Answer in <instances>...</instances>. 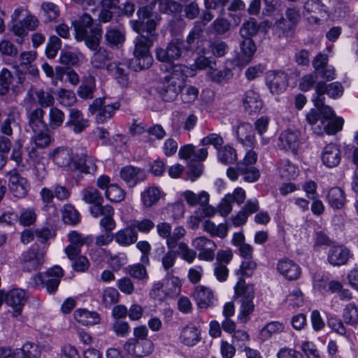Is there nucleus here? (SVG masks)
Listing matches in <instances>:
<instances>
[{
    "instance_id": "nucleus-17",
    "label": "nucleus",
    "mask_w": 358,
    "mask_h": 358,
    "mask_svg": "<svg viewBox=\"0 0 358 358\" xmlns=\"http://www.w3.org/2000/svg\"><path fill=\"white\" fill-rule=\"evenodd\" d=\"M179 340L185 345L194 346L201 340V331L194 325H186L180 331Z\"/></svg>"
},
{
    "instance_id": "nucleus-9",
    "label": "nucleus",
    "mask_w": 358,
    "mask_h": 358,
    "mask_svg": "<svg viewBox=\"0 0 358 358\" xmlns=\"http://www.w3.org/2000/svg\"><path fill=\"white\" fill-rule=\"evenodd\" d=\"M189 72V69L185 65H174L169 74L164 77L162 82L170 87L176 88V90L180 92L185 83Z\"/></svg>"
},
{
    "instance_id": "nucleus-13",
    "label": "nucleus",
    "mask_w": 358,
    "mask_h": 358,
    "mask_svg": "<svg viewBox=\"0 0 358 358\" xmlns=\"http://www.w3.org/2000/svg\"><path fill=\"white\" fill-rule=\"evenodd\" d=\"M66 126L71 127L74 133L80 134L88 127L89 121L83 117V115L80 110L71 108L69 110Z\"/></svg>"
},
{
    "instance_id": "nucleus-30",
    "label": "nucleus",
    "mask_w": 358,
    "mask_h": 358,
    "mask_svg": "<svg viewBox=\"0 0 358 358\" xmlns=\"http://www.w3.org/2000/svg\"><path fill=\"white\" fill-rule=\"evenodd\" d=\"M44 111L41 108L33 110L29 115V124L33 131H44L46 124L43 120Z\"/></svg>"
},
{
    "instance_id": "nucleus-23",
    "label": "nucleus",
    "mask_w": 358,
    "mask_h": 358,
    "mask_svg": "<svg viewBox=\"0 0 358 358\" xmlns=\"http://www.w3.org/2000/svg\"><path fill=\"white\" fill-rule=\"evenodd\" d=\"M316 97L324 98V94H327L330 97L335 98L343 92V87L339 83L335 82L329 85L321 81L317 83L315 87Z\"/></svg>"
},
{
    "instance_id": "nucleus-32",
    "label": "nucleus",
    "mask_w": 358,
    "mask_h": 358,
    "mask_svg": "<svg viewBox=\"0 0 358 358\" xmlns=\"http://www.w3.org/2000/svg\"><path fill=\"white\" fill-rule=\"evenodd\" d=\"M327 200L333 208L341 209L345 203V193L338 187H333L329 191Z\"/></svg>"
},
{
    "instance_id": "nucleus-54",
    "label": "nucleus",
    "mask_w": 358,
    "mask_h": 358,
    "mask_svg": "<svg viewBox=\"0 0 358 358\" xmlns=\"http://www.w3.org/2000/svg\"><path fill=\"white\" fill-rule=\"evenodd\" d=\"M58 100L64 106H71L76 102V96L71 90L60 89L57 92Z\"/></svg>"
},
{
    "instance_id": "nucleus-45",
    "label": "nucleus",
    "mask_w": 358,
    "mask_h": 358,
    "mask_svg": "<svg viewBox=\"0 0 358 358\" xmlns=\"http://www.w3.org/2000/svg\"><path fill=\"white\" fill-rule=\"evenodd\" d=\"M204 23H195L194 27L188 34L186 42L187 46H185L186 50L192 49L193 46L196 44V41H198L203 35Z\"/></svg>"
},
{
    "instance_id": "nucleus-42",
    "label": "nucleus",
    "mask_w": 358,
    "mask_h": 358,
    "mask_svg": "<svg viewBox=\"0 0 358 358\" xmlns=\"http://www.w3.org/2000/svg\"><path fill=\"white\" fill-rule=\"evenodd\" d=\"M203 230L209 233L212 236L224 238L227 234V227L224 224L216 226L210 220H206L203 224Z\"/></svg>"
},
{
    "instance_id": "nucleus-2",
    "label": "nucleus",
    "mask_w": 358,
    "mask_h": 358,
    "mask_svg": "<svg viewBox=\"0 0 358 358\" xmlns=\"http://www.w3.org/2000/svg\"><path fill=\"white\" fill-rule=\"evenodd\" d=\"M236 297L240 298L241 310L238 319L243 323L248 321V317L255 308L253 303L254 292L252 287L245 285V281L240 280L235 287Z\"/></svg>"
},
{
    "instance_id": "nucleus-10",
    "label": "nucleus",
    "mask_w": 358,
    "mask_h": 358,
    "mask_svg": "<svg viewBox=\"0 0 358 358\" xmlns=\"http://www.w3.org/2000/svg\"><path fill=\"white\" fill-rule=\"evenodd\" d=\"M43 262L44 253L36 248H30L22 255V269L25 272L37 271Z\"/></svg>"
},
{
    "instance_id": "nucleus-47",
    "label": "nucleus",
    "mask_w": 358,
    "mask_h": 358,
    "mask_svg": "<svg viewBox=\"0 0 358 358\" xmlns=\"http://www.w3.org/2000/svg\"><path fill=\"white\" fill-rule=\"evenodd\" d=\"M180 92L182 101L185 103H191L197 99L199 90L192 85L184 84Z\"/></svg>"
},
{
    "instance_id": "nucleus-7",
    "label": "nucleus",
    "mask_w": 358,
    "mask_h": 358,
    "mask_svg": "<svg viewBox=\"0 0 358 358\" xmlns=\"http://www.w3.org/2000/svg\"><path fill=\"white\" fill-rule=\"evenodd\" d=\"M303 8L304 15L310 24H319L327 17L326 6L321 0H307Z\"/></svg>"
},
{
    "instance_id": "nucleus-16",
    "label": "nucleus",
    "mask_w": 358,
    "mask_h": 358,
    "mask_svg": "<svg viewBox=\"0 0 358 358\" xmlns=\"http://www.w3.org/2000/svg\"><path fill=\"white\" fill-rule=\"evenodd\" d=\"M267 84L272 94H278L282 92L287 86L286 74L283 72H268Z\"/></svg>"
},
{
    "instance_id": "nucleus-11",
    "label": "nucleus",
    "mask_w": 358,
    "mask_h": 358,
    "mask_svg": "<svg viewBox=\"0 0 358 358\" xmlns=\"http://www.w3.org/2000/svg\"><path fill=\"white\" fill-rule=\"evenodd\" d=\"M8 187L15 197L22 199L27 194L29 183L16 170H13L9 173Z\"/></svg>"
},
{
    "instance_id": "nucleus-21",
    "label": "nucleus",
    "mask_w": 358,
    "mask_h": 358,
    "mask_svg": "<svg viewBox=\"0 0 358 358\" xmlns=\"http://www.w3.org/2000/svg\"><path fill=\"white\" fill-rule=\"evenodd\" d=\"M148 329L144 326H138L134 329L133 339H136L143 348V352L145 355H150L153 350V343L151 340L148 338Z\"/></svg>"
},
{
    "instance_id": "nucleus-14",
    "label": "nucleus",
    "mask_w": 358,
    "mask_h": 358,
    "mask_svg": "<svg viewBox=\"0 0 358 358\" xmlns=\"http://www.w3.org/2000/svg\"><path fill=\"white\" fill-rule=\"evenodd\" d=\"M120 177L129 187L135 186L138 182L145 180V173L140 168L133 166H127L120 171Z\"/></svg>"
},
{
    "instance_id": "nucleus-6",
    "label": "nucleus",
    "mask_w": 358,
    "mask_h": 358,
    "mask_svg": "<svg viewBox=\"0 0 358 358\" xmlns=\"http://www.w3.org/2000/svg\"><path fill=\"white\" fill-rule=\"evenodd\" d=\"M134 44V55L135 62L138 66L136 71L150 68L153 62V58L150 52L152 45L137 38L135 39Z\"/></svg>"
},
{
    "instance_id": "nucleus-31",
    "label": "nucleus",
    "mask_w": 358,
    "mask_h": 358,
    "mask_svg": "<svg viewBox=\"0 0 358 358\" xmlns=\"http://www.w3.org/2000/svg\"><path fill=\"white\" fill-rule=\"evenodd\" d=\"M41 354L39 347L29 342L24 343L21 348L15 350L16 358H40Z\"/></svg>"
},
{
    "instance_id": "nucleus-22",
    "label": "nucleus",
    "mask_w": 358,
    "mask_h": 358,
    "mask_svg": "<svg viewBox=\"0 0 358 358\" xmlns=\"http://www.w3.org/2000/svg\"><path fill=\"white\" fill-rule=\"evenodd\" d=\"M115 239L120 245L129 246L137 241L138 233L130 223L129 226L115 234Z\"/></svg>"
},
{
    "instance_id": "nucleus-37",
    "label": "nucleus",
    "mask_w": 358,
    "mask_h": 358,
    "mask_svg": "<svg viewBox=\"0 0 358 358\" xmlns=\"http://www.w3.org/2000/svg\"><path fill=\"white\" fill-rule=\"evenodd\" d=\"M95 80L92 76L86 78L85 81L79 87L78 96L84 99H91L94 96L95 90Z\"/></svg>"
},
{
    "instance_id": "nucleus-18",
    "label": "nucleus",
    "mask_w": 358,
    "mask_h": 358,
    "mask_svg": "<svg viewBox=\"0 0 358 358\" xmlns=\"http://www.w3.org/2000/svg\"><path fill=\"white\" fill-rule=\"evenodd\" d=\"M323 164L329 168L336 167L341 161V151L336 145L329 143L323 150L322 155Z\"/></svg>"
},
{
    "instance_id": "nucleus-26",
    "label": "nucleus",
    "mask_w": 358,
    "mask_h": 358,
    "mask_svg": "<svg viewBox=\"0 0 358 358\" xmlns=\"http://www.w3.org/2000/svg\"><path fill=\"white\" fill-rule=\"evenodd\" d=\"M279 176L285 180H290L297 177L298 167L289 159L281 160L278 166Z\"/></svg>"
},
{
    "instance_id": "nucleus-19",
    "label": "nucleus",
    "mask_w": 358,
    "mask_h": 358,
    "mask_svg": "<svg viewBox=\"0 0 358 358\" xmlns=\"http://www.w3.org/2000/svg\"><path fill=\"white\" fill-rule=\"evenodd\" d=\"M278 270L285 278L289 280L297 279L301 275V268L293 261L284 259L279 261Z\"/></svg>"
},
{
    "instance_id": "nucleus-51",
    "label": "nucleus",
    "mask_w": 358,
    "mask_h": 358,
    "mask_svg": "<svg viewBox=\"0 0 358 358\" xmlns=\"http://www.w3.org/2000/svg\"><path fill=\"white\" fill-rule=\"evenodd\" d=\"M119 292L113 287L106 288L102 294V303L106 307H110L117 303L119 300Z\"/></svg>"
},
{
    "instance_id": "nucleus-15",
    "label": "nucleus",
    "mask_w": 358,
    "mask_h": 358,
    "mask_svg": "<svg viewBox=\"0 0 358 358\" xmlns=\"http://www.w3.org/2000/svg\"><path fill=\"white\" fill-rule=\"evenodd\" d=\"M350 257V250L343 245H334L328 252V262L333 266L345 264Z\"/></svg>"
},
{
    "instance_id": "nucleus-36",
    "label": "nucleus",
    "mask_w": 358,
    "mask_h": 358,
    "mask_svg": "<svg viewBox=\"0 0 358 358\" xmlns=\"http://www.w3.org/2000/svg\"><path fill=\"white\" fill-rule=\"evenodd\" d=\"M183 196L187 203L192 206L196 205L205 206L209 201V195L206 192H201L199 194H196L192 191H185Z\"/></svg>"
},
{
    "instance_id": "nucleus-44",
    "label": "nucleus",
    "mask_w": 358,
    "mask_h": 358,
    "mask_svg": "<svg viewBox=\"0 0 358 358\" xmlns=\"http://www.w3.org/2000/svg\"><path fill=\"white\" fill-rule=\"evenodd\" d=\"M62 218L66 224L76 225L80 222V214L73 206L67 204L62 209Z\"/></svg>"
},
{
    "instance_id": "nucleus-40",
    "label": "nucleus",
    "mask_w": 358,
    "mask_h": 358,
    "mask_svg": "<svg viewBox=\"0 0 358 358\" xmlns=\"http://www.w3.org/2000/svg\"><path fill=\"white\" fill-rule=\"evenodd\" d=\"M259 27L257 22L251 19L245 22L240 28L239 34L243 39H252L259 31Z\"/></svg>"
},
{
    "instance_id": "nucleus-39",
    "label": "nucleus",
    "mask_w": 358,
    "mask_h": 358,
    "mask_svg": "<svg viewBox=\"0 0 358 358\" xmlns=\"http://www.w3.org/2000/svg\"><path fill=\"white\" fill-rule=\"evenodd\" d=\"M143 206L150 208L155 205L160 198V191L157 187H150L141 194Z\"/></svg>"
},
{
    "instance_id": "nucleus-49",
    "label": "nucleus",
    "mask_w": 358,
    "mask_h": 358,
    "mask_svg": "<svg viewBox=\"0 0 358 358\" xmlns=\"http://www.w3.org/2000/svg\"><path fill=\"white\" fill-rule=\"evenodd\" d=\"M34 99H36L38 103L42 107H48L54 103V97L51 93L43 89L33 91Z\"/></svg>"
},
{
    "instance_id": "nucleus-35",
    "label": "nucleus",
    "mask_w": 358,
    "mask_h": 358,
    "mask_svg": "<svg viewBox=\"0 0 358 358\" xmlns=\"http://www.w3.org/2000/svg\"><path fill=\"white\" fill-rule=\"evenodd\" d=\"M78 169L85 173L93 174L97 169L95 158L87 154L81 155L78 160Z\"/></svg>"
},
{
    "instance_id": "nucleus-8",
    "label": "nucleus",
    "mask_w": 358,
    "mask_h": 358,
    "mask_svg": "<svg viewBox=\"0 0 358 358\" xmlns=\"http://www.w3.org/2000/svg\"><path fill=\"white\" fill-rule=\"evenodd\" d=\"M257 50V46L252 39H243L240 43V51L231 60V63L237 66H245L249 64Z\"/></svg>"
},
{
    "instance_id": "nucleus-5",
    "label": "nucleus",
    "mask_w": 358,
    "mask_h": 358,
    "mask_svg": "<svg viewBox=\"0 0 358 358\" xmlns=\"http://www.w3.org/2000/svg\"><path fill=\"white\" fill-rule=\"evenodd\" d=\"M39 24L38 19L29 12L20 22L13 23L10 30L15 36L20 38V40H17V42L21 44L23 42V38L28 35L29 31H36Z\"/></svg>"
},
{
    "instance_id": "nucleus-63",
    "label": "nucleus",
    "mask_w": 358,
    "mask_h": 358,
    "mask_svg": "<svg viewBox=\"0 0 358 358\" xmlns=\"http://www.w3.org/2000/svg\"><path fill=\"white\" fill-rule=\"evenodd\" d=\"M16 121V115L13 111H10L8 113L7 117L1 124L0 131L1 132L6 136H11L13 134V129L11 127L12 124H14Z\"/></svg>"
},
{
    "instance_id": "nucleus-33",
    "label": "nucleus",
    "mask_w": 358,
    "mask_h": 358,
    "mask_svg": "<svg viewBox=\"0 0 358 358\" xmlns=\"http://www.w3.org/2000/svg\"><path fill=\"white\" fill-rule=\"evenodd\" d=\"M194 296L198 306L201 308H206L213 299L211 291L203 286L197 287L194 291Z\"/></svg>"
},
{
    "instance_id": "nucleus-25",
    "label": "nucleus",
    "mask_w": 358,
    "mask_h": 358,
    "mask_svg": "<svg viewBox=\"0 0 358 358\" xmlns=\"http://www.w3.org/2000/svg\"><path fill=\"white\" fill-rule=\"evenodd\" d=\"M106 69L115 76V79L120 85L122 87L128 86V72L124 64L117 62H110L106 66Z\"/></svg>"
},
{
    "instance_id": "nucleus-29",
    "label": "nucleus",
    "mask_w": 358,
    "mask_h": 358,
    "mask_svg": "<svg viewBox=\"0 0 358 358\" xmlns=\"http://www.w3.org/2000/svg\"><path fill=\"white\" fill-rule=\"evenodd\" d=\"M245 108L250 113H256L262 107V101L259 94L253 90H248L243 99Z\"/></svg>"
},
{
    "instance_id": "nucleus-4",
    "label": "nucleus",
    "mask_w": 358,
    "mask_h": 358,
    "mask_svg": "<svg viewBox=\"0 0 358 358\" xmlns=\"http://www.w3.org/2000/svg\"><path fill=\"white\" fill-rule=\"evenodd\" d=\"M183 50H185L183 40L173 38L168 43L165 48L156 49V57L162 62L172 63L181 57Z\"/></svg>"
},
{
    "instance_id": "nucleus-58",
    "label": "nucleus",
    "mask_w": 358,
    "mask_h": 358,
    "mask_svg": "<svg viewBox=\"0 0 358 358\" xmlns=\"http://www.w3.org/2000/svg\"><path fill=\"white\" fill-rule=\"evenodd\" d=\"M68 238L69 241L70 242L69 245H73L78 248H81L84 245H89L92 242V238L91 237L83 236L76 231H71L69 234Z\"/></svg>"
},
{
    "instance_id": "nucleus-62",
    "label": "nucleus",
    "mask_w": 358,
    "mask_h": 358,
    "mask_svg": "<svg viewBox=\"0 0 358 358\" xmlns=\"http://www.w3.org/2000/svg\"><path fill=\"white\" fill-rule=\"evenodd\" d=\"M83 200L92 204H95L97 203H101L102 197L97 189L94 188H88L85 189L83 192Z\"/></svg>"
},
{
    "instance_id": "nucleus-50",
    "label": "nucleus",
    "mask_w": 358,
    "mask_h": 358,
    "mask_svg": "<svg viewBox=\"0 0 358 358\" xmlns=\"http://www.w3.org/2000/svg\"><path fill=\"white\" fill-rule=\"evenodd\" d=\"M159 10L166 14L179 13L182 10L180 3L173 0H158Z\"/></svg>"
},
{
    "instance_id": "nucleus-24",
    "label": "nucleus",
    "mask_w": 358,
    "mask_h": 358,
    "mask_svg": "<svg viewBox=\"0 0 358 358\" xmlns=\"http://www.w3.org/2000/svg\"><path fill=\"white\" fill-rule=\"evenodd\" d=\"M236 136L240 143L251 148L255 141V133L252 124L248 123L240 124L236 129Z\"/></svg>"
},
{
    "instance_id": "nucleus-64",
    "label": "nucleus",
    "mask_w": 358,
    "mask_h": 358,
    "mask_svg": "<svg viewBox=\"0 0 358 358\" xmlns=\"http://www.w3.org/2000/svg\"><path fill=\"white\" fill-rule=\"evenodd\" d=\"M34 135L31 138L36 147L43 148L48 146L50 143V136L43 132V131H34Z\"/></svg>"
},
{
    "instance_id": "nucleus-61",
    "label": "nucleus",
    "mask_w": 358,
    "mask_h": 358,
    "mask_svg": "<svg viewBox=\"0 0 358 358\" xmlns=\"http://www.w3.org/2000/svg\"><path fill=\"white\" fill-rule=\"evenodd\" d=\"M186 234L185 229L182 227H178L174 229L173 231L171 233L169 238L166 241L167 247L169 250H173L177 245V243Z\"/></svg>"
},
{
    "instance_id": "nucleus-34",
    "label": "nucleus",
    "mask_w": 358,
    "mask_h": 358,
    "mask_svg": "<svg viewBox=\"0 0 358 358\" xmlns=\"http://www.w3.org/2000/svg\"><path fill=\"white\" fill-rule=\"evenodd\" d=\"M75 319L83 325H93L99 323V314L87 310H77L74 313Z\"/></svg>"
},
{
    "instance_id": "nucleus-38",
    "label": "nucleus",
    "mask_w": 358,
    "mask_h": 358,
    "mask_svg": "<svg viewBox=\"0 0 358 358\" xmlns=\"http://www.w3.org/2000/svg\"><path fill=\"white\" fill-rule=\"evenodd\" d=\"M343 317L345 324L357 326L358 324V306L354 303L346 305L343 310Z\"/></svg>"
},
{
    "instance_id": "nucleus-12",
    "label": "nucleus",
    "mask_w": 358,
    "mask_h": 358,
    "mask_svg": "<svg viewBox=\"0 0 358 358\" xmlns=\"http://www.w3.org/2000/svg\"><path fill=\"white\" fill-rule=\"evenodd\" d=\"M299 133L291 129L282 131L278 139V148L296 154L299 148Z\"/></svg>"
},
{
    "instance_id": "nucleus-48",
    "label": "nucleus",
    "mask_w": 358,
    "mask_h": 358,
    "mask_svg": "<svg viewBox=\"0 0 358 358\" xmlns=\"http://www.w3.org/2000/svg\"><path fill=\"white\" fill-rule=\"evenodd\" d=\"M158 93L160 97L166 102H171L177 98L179 91L176 88L170 87L165 83L162 82L161 85L158 87Z\"/></svg>"
},
{
    "instance_id": "nucleus-1",
    "label": "nucleus",
    "mask_w": 358,
    "mask_h": 358,
    "mask_svg": "<svg viewBox=\"0 0 358 358\" xmlns=\"http://www.w3.org/2000/svg\"><path fill=\"white\" fill-rule=\"evenodd\" d=\"M93 19L87 13L73 22L76 38L78 41H84L87 48L96 51L91 59L94 68H106L107 62L110 60V53L106 49L99 47L101 31V29L93 27Z\"/></svg>"
},
{
    "instance_id": "nucleus-3",
    "label": "nucleus",
    "mask_w": 358,
    "mask_h": 358,
    "mask_svg": "<svg viewBox=\"0 0 358 358\" xmlns=\"http://www.w3.org/2000/svg\"><path fill=\"white\" fill-rule=\"evenodd\" d=\"M324 98L315 97L314 99L315 106L319 112L322 124L324 122L322 119L330 120L324 125L323 131L329 135L335 134L342 129L344 121L341 117H335V114L331 108L324 105Z\"/></svg>"
},
{
    "instance_id": "nucleus-28",
    "label": "nucleus",
    "mask_w": 358,
    "mask_h": 358,
    "mask_svg": "<svg viewBox=\"0 0 358 358\" xmlns=\"http://www.w3.org/2000/svg\"><path fill=\"white\" fill-rule=\"evenodd\" d=\"M106 44L111 48L122 45L125 41L124 33L119 29L108 27L105 33Z\"/></svg>"
},
{
    "instance_id": "nucleus-53",
    "label": "nucleus",
    "mask_w": 358,
    "mask_h": 358,
    "mask_svg": "<svg viewBox=\"0 0 358 358\" xmlns=\"http://www.w3.org/2000/svg\"><path fill=\"white\" fill-rule=\"evenodd\" d=\"M13 80V75L7 69H3L0 72V96L6 94Z\"/></svg>"
},
{
    "instance_id": "nucleus-52",
    "label": "nucleus",
    "mask_w": 358,
    "mask_h": 358,
    "mask_svg": "<svg viewBox=\"0 0 358 358\" xmlns=\"http://www.w3.org/2000/svg\"><path fill=\"white\" fill-rule=\"evenodd\" d=\"M106 196L112 202H120L124 199L125 192L116 185H110L106 190Z\"/></svg>"
},
{
    "instance_id": "nucleus-55",
    "label": "nucleus",
    "mask_w": 358,
    "mask_h": 358,
    "mask_svg": "<svg viewBox=\"0 0 358 358\" xmlns=\"http://www.w3.org/2000/svg\"><path fill=\"white\" fill-rule=\"evenodd\" d=\"M131 224L134 228L141 233H149L151 230L155 228V222L148 218H144L143 220H132L130 221Z\"/></svg>"
},
{
    "instance_id": "nucleus-20",
    "label": "nucleus",
    "mask_w": 358,
    "mask_h": 358,
    "mask_svg": "<svg viewBox=\"0 0 358 358\" xmlns=\"http://www.w3.org/2000/svg\"><path fill=\"white\" fill-rule=\"evenodd\" d=\"M49 157L59 166L65 167L71 162L73 153L69 148L59 147L49 153Z\"/></svg>"
},
{
    "instance_id": "nucleus-43",
    "label": "nucleus",
    "mask_w": 358,
    "mask_h": 358,
    "mask_svg": "<svg viewBox=\"0 0 358 358\" xmlns=\"http://www.w3.org/2000/svg\"><path fill=\"white\" fill-rule=\"evenodd\" d=\"M120 103L115 102L113 104H108L103 106L96 116V121L99 124L105 122L107 120L111 118L115 110L120 108Z\"/></svg>"
},
{
    "instance_id": "nucleus-56",
    "label": "nucleus",
    "mask_w": 358,
    "mask_h": 358,
    "mask_svg": "<svg viewBox=\"0 0 358 358\" xmlns=\"http://www.w3.org/2000/svg\"><path fill=\"white\" fill-rule=\"evenodd\" d=\"M229 46L227 43L221 40H216L209 45V50L212 55L216 57H224L227 52Z\"/></svg>"
},
{
    "instance_id": "nucleus-27",
    "label": "nucleus",
    "mask_w": 358,
    "mask_h": 358,
    "mask_svg": "<svg viewBox=\"0 0 358 358\" xmlns=\"http://www.w3.org/2000/svg\"><path fill=\"white\" fill-rule=\"evenodd\" d=\"M273 29L275 34L279 38H289L294 35L295 27L292 22H289L285 17L275 21L273 25Z\"/></svg>"
},
{
    "instance_id": "nucleus-41",
    "label": "nucleus",
    "mask_w": 358,
    "mask_h": 358,
    "mask_svg": "<svg viewBox=\"0 0 358 358\" xmlns=\"http://www.w3.org/2000/svg\"><path fill=\"white\" fill-rule=\"evenodd\" d=\"M217 155L219 160L224 164H233L237 158L235 149L230 145L220 147L217 150Z\"/></svg>"
},
{
    "instance_id": "nucleus-46",
    "label": "nucleus",
    "mask_w": 358,
    "mask_h": 358,
    "mask_svg": "<svg viewBox=\"0 0 358 358\" xmlns=\"http://www.w3.org/2000/svg\"><path fill=\"white\" fill-rule=\"evenodd\" d=\"M208 76L213 81L221 83L231 79L233 76V73L227 68L217 70L213 67H210V71H208Z\"/></svg>"
},
{
    "instance_id": "nucleus-59",
    "label": "nucleus",
    "mask_w": 358,
    "mask_h": 358,
    "mask_svg": "<svg viewBox=\"0 0 358 358\" xmlns=\"http://www.w3.org/2000/svg\"><path fill=\"white\" fill-rule=\"evenodd\" d=\"M37 215L33 208H23L19 217V222L23 226H30L35 223Z\"/></svg>"
},
{
    "instance_id": "nucleus-57",
    "label": "nucleus",
    "mask_w": 358,
    "mask_h": 358,
    "mask_svg": "<svg viewBox=\"0 0 358 358\" xmlns=\"http://www.w3.org/2000/svg\"><path fill=\"white\" fill-rule=\"evenodd\" d=\"M49 125L52 129L60 127L64 120V113L56 107L51 108L49 113Z\"/></svg>"
},
{
    "instance_id": "nucleus-60",
    "label": "nucleus",
    "mask_w": 358,
    "mask_h": 358,
    "mask_svg": "<svg viewBox=\"0 0 358 358\" xmlns=\"http://www.w3.org/2000/svg\"><path fill=\"white\" fill-rule=\"evenodd\" d=\"M123 349L128 354L136 356L145 355L143 352V348L139 343L137 342L136 339L132 338L128 339L123 345Z\"/></svg>"
}]
</instances>
